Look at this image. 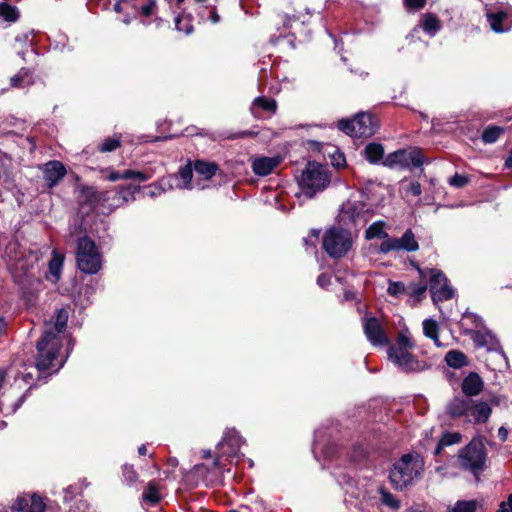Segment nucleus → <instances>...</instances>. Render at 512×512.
<instances>
[{"instance_id": "4", "label": "nucleus", "mask_w": 512, "mask_h": 512, "mask_svg": "<svg viewBox=\"0 0 512 512\" xmlns=\"http://www.w3.org/2000/svg\"><path fill=\"white\" fill-rule=\"evenodd\" d=\"M299 183L303 193L312 198L317 192L324 190L329 183L326 166L309 162L302 172Z\"/></svg>"}, {"instance_id": "19", "label": "nucleus", "mask_w": 512, "mask_h": 512, "mask_svg": "<svg viewBox=\"0 0 512 512\" xmlns=\"http://www.w3.org/2000/svg\"><path fill=\"white\" fill-rule=\"evenodd\" d=\"M471 403L472 401L469 399L456 397L448 404L447 412L452 417H465L467 419L470 416L469 409Z\"/></svg>"}, {"instance_id": "18", "label": "nucleus", "mask_w": 512, "mask_h": 512, "mask_svg": "<svg viewBox=\"0 0 512 512\" xmlns=\"http://www.w3.org/2000/svg\"><path fill=\"white\" fill-rule=\"evenodd\" d=\"M491 412L492 409L487 402H478L476 404L472 402L469 409L470 416L467 420L474 423H484L489 419Z\"/></svg>"}, {"instance_id": "15", "label": "nucleus", "mask_w": 512, "mask_h": 512, "mask_svg": "<svg viewBox=\"0 0 512 512\" xmlns=\"http://www.w3.org/2000/svg\"><path fill=\"white\" fill-rule=\"evenodd\" d=\"M45 504L37 495L19 496L12 506V512H44Z\"/></svg>"}, {"instance_id": "1", "label": "nucleus", "mask_w": 512, "mask_h": 512, "mask_svg": "<svg viewBox=\"0 0 512 512\" xmlns=\"http://www.w3.org/2000/svg\"><path fill=\"white\" fill-rule=\"evenodd\" d=\"M69 318V311L66 308H60L56 311L51 322L46 323V329L42 339L37 343L38 355L36 358V367L40 371L48 369L59 370L67 356L59 354L62 341L66 336L64 331Z\"/></svg>"}, {"instance_id": "5", "label": "nucleus", "mask_w": 512, "mask_h": 512, "mask_svg": "<svg viewBox=\"0 0 512 512\" xmlns=\"http://www.w3.org/2000/svg\"><path fill=\"white\" fill-rule=\"evenodd\" d=\"M76 260L80 271L86 274H96L102 266V255L95 242L86 236L78 240Z\"/></svg>"}, {"instance_id": "23", "label": "nucleus", "mask_w": 512, "mask_h": 512, "mask_svg": "<svg viewBox=\"0 0 512 512\" xmlns=\"http://www.w3.org/2000/svg\"><path fill=\"white\" fill-rule=\"evenodd\" d=\"M107 175L105 176L107 180L111 182H115L120 179H134L139 182L147 181L150 178V175L134 170H126L123 173L116 172L113 170H107Z\"/></svg>"}, {"instance_id": "42", "label": "nucleus", "mask_w": 512, "mask_h": 512, "mask_svg": "<svg viewBox=\"0 0 512 512\" xmlns=\"http://www.w3.org/2000/svg\"><path fill=\"white\" fill-rule=\"evenodd\" d=\"M119 137L107 138L99 145V151L102 153L112 152L120 147Z\"/></svg>"}, {"instance_id": "52", "label": "nucleus", "mask_w": 512, "mask_h": 512, "mask_svg": "<svg viewBox=\"0 0 512 512\" xmlns=\"http://www.w3.org/2000/svg\"><path fill=\"white\" fill-rule=\"evenodd\" d=\"M337 477V481L339 483V485L341 486H349L352 484V476L348 475V474H340V475H336Z\"/></svg>"}, {"instance_id": "29", "label": "nucleus", "mask_w": 512, "mask_h": 512, "mask_svg": "<svg viewBox=\"0 0 512 512\" xmlns=\"http://www.w3.org/2000/svg\"><path fill=\"white\" fill-rule=\"evenodd\" d=\"M33 83L29 70L22 68L17 74L10 78V86L13 88H24Z\"/></svg>"}, {"instance_id": "51", "label": "nucleus", "mask_w": 512, "mask_h": 512, "mask_svg": "<svg viewBox=\"0 0 512 512\" xmlns=\"http://www.w3.org/2000/svg\"><path fill=\"white\" fill-rule=\"evenodd\" d=\"M77 494V487L75 486H68L65 490H64V500L65 501H71L74 499V497L76 496Z\"/></svg>"}, {"instance_id": "12", "label": "nucleus", "mask_w": 512, "mask_h": 512, "mask_svg": "<svg viewBox=\"0 0 512 512\" xmlns=\"http://www.w3.org/2000/svg\"><path fill=\"white\" fill-rule=\"evenodd\" d=\"M244 442V439L239 435V433L235 429H227L224 432L222 440L217 445L219 454L217 455L214 461V466L219 465L220 457L237 456Z\"/></svg>"}, {"instance_id": "34", "label": "nucleus", "mask_w": 512, "mask_h": 512, "mask_svg": "<svg viewBox=\"0 0 512 512\" xmlns=\"http://www.w3.org/2000/svg\"><path fill=\"white\" fill-rule=\"evenodd\" d=\"M63 256L53 251V257L49 262V273L51 280L56 282L60 279L61 269L63 265Z\"/></svg>"}, {"instance_id": "35", "label": "nucleus", "mask_w": 512, "mask_h": 512, "mask_svg": "<svg viewBox=\"0 0 512 512\" xmlns=\"http://www.w3.org/2000/svg\"><path fill=\"white\" fill-rule=\"evenodd\" d=\"M142 497L144 501L149 502L151 505L157 504L161 500L158 484L155 481H150Z\"/></svg>"}, {"instance_id": "60", "label": "nucleus", "mask_w": 512, "mask_h": 512, "mask_svg": "<svg viewBox=\"0 0 512 512\" xmlns=\"http://www.w3.org/2000/svg\"><path fill=\"white\" fill-rule=\"evenodd\" d=\"M220 20V17L219 15L216 13V12H213L212 15H211V21L213 23H218Z\"/></svg>"}, {"instance_id": "8", "label": "nucleus", "mask_w": 512, "mask_h": 512, "mask_svg": "<svg viewBox=\"0 0 512 512\" xmlns=\"http://www.w3.org/2000/svg\"><path fill=\"white\" fill-rule=\"evenodd\" d=\"M338 128L352 137H369L377 130V122L371 114L361 112L351 120H340Z\"/></svg>"}, {"instance_id": "20", "label": "nucleus", "mask_w": 512, "mask_h": 512, "mask_svg": "<svg viewBox=\"0 0 512 512\" xmlns=\"http://www.w3.org/2000/svg\"><path fill=\"white\" fill-rule=\"evenodd\" d=\"M364 205L360 201H348L343 204L340 216L342 220L348 219L351 222H357L362 218Z\"/></svg>"}, {"instance_id": "59", "label": "nucleus", "mask_w": 512, "mask_h": 512, "mask_svg": "<svg viewBox=\"0 0 512 512\" xmlns=\"http://www.w3.org/2000/svg\"><path fill=\"white\" fill-rule=\"evenodd\" d=\"M6 327V322L3 317H0V335L4 332Z\"/></svg>"}, {"instance_id": "41", "label": "nucleus", "mask_w": 512, "mask_h": 512, "mask_svg": "<svg viewBox=\"0 0 512 512\" xmlns=\"http://www.w3.org/2000/svg\"><path fill=\"white\" fill-rule=\"evenodd\" d=\"M179 175H180V178L183 181V183L176 184V186L179 188L191 189L192 187L190 185V182H191V179L193 176V169H192L191 165L189 164V165H186L185 167L181 168L179 171Z\"/></svg>"}, {"instance_id": "7", "label": "nucleus", "mask_w": 512, "mask_h": 512, "mask_svg": "<svg viewBox=\"0 0 512 512\" xmlns=\"http://www.w3.org/2000/svg\"><path fill=\"white\" fill-rule=\"evenodd\" d=\"M486 449L481 441L473 440L462 448L458 455L460 466L472 472L478 478V474L484 469L486 463Z\"/></svg>"}, {"instance_id": "27", "label": "nucleus", "mask_w": 512, "mask_h": 512, "mask_svg": "<svg viewBox=\"0 0 512 512\" xmlns=\"http://www.w3.org/2000/svg\"><path fill=\"white\" fill-rule=\"evenodd\" d=\"M20 17V12L18 8L12 4L7 2L0 3V18L6 22L14 23Z\"/></svg>"}, {"instance_id": "24", "label": "nucleus", "mask_w": 512, "mask_h": 512, "mask_svg": "<svg viewBox=\"0 0 512 512\" xmlns=\"http://www.w3.org/2000/svg\"><path fill=\"white\" fill-rule=\"evenodd\" d=\"M259 110H264L268 113L274 114L277 110V103L274 99L257 97L252 103L251 112L253 115L259 116Z\"/></svg>"}, {"instance_id": "61", "label": "nucleus", "mask_w": 512, "mask_h": 512, "mask_svg": "<svg viewBox=\"0 0 512 512\" xmlns=\"http://www.w3.org/2000/svg\"><path fill=\"white\" fill-rule=\"evenodd\" d=\"M138 453L140 455H145L147 453V448L145 445H141L139 448H138Z\"/></svg>"}, {"instance_id": "56", "label": "nucleus", "mask_w": 512, "mask_h": 512, "mask_svg": "<svg viewBox=\"0 0 512 512\" xmlns=\"http://www.w3.org/2000/svg\"><path fill=\"white\" fill-rule=\"evenodd\" d=\"M129 3L125 2L124 0H117V3L114 6L115 11L122 12L126 9H129Z\"/></svg>"}, {"instance_id": "28", "label": "nucleus", "mask_w": 512, "mask_h": 512, "mask_svg": "<svg viewBox=\"0 0 512 512\" xmlns=\"http://www.w3.org/2000/svg\"><path fill=\"white\" fill-rule=\"evenodd\" d=\"M365 158L370 163L379 162L384 156V148L379 143H369L364 149Z\"/></svg>"}, {"instance_id": "40", "label": "nucleus", "mask_w": 512, "mask_h": 512, "mask_svg": "<svg viewBox=\"0 0 512 512\" xmlns=\"http://www.w3.org/2000/svg\"><path fill=\"white\" fill-rule=\"evenodd\" d=\"M503 132L504 129L502 127L488 126L482 133V140L486 144H492L499 139Z\"/></svg>"}, {"instance_id": "45", "label": "nucleus", "mask_w": 512, "mask_h": 512, "mask_svg": "<svg viewBox=\"0 0 512 512\" xmlns=\"http://www.w3.org/2000/svg\"><path fill=\"white\" fill-rule=\"evenodd\" d=\"M122 470L124 480L128 485H133L134 483H136V481L138 480V474L133 469V466L126 464L123 466Z\"/></svg>"}, {"instance_id": "58", "label": "nucleus", "mask_w": 512, "mask_h": 512, "mask_svg": "<svg viewBox=\"0 0 512 512\" xmlns=\"http://www.w3.org/2000/svg\"><path fill=\"white\" fill-rule=\"evenodd\" d=\"M505 165H506L508 168H512V148H511V151H510L509 157L506 159Z\"/></svg>"}, {"instance_id": "53", "label": "nucleus", "mask_w": 512, "mask_h": 512, "mask_svg": "<svg viewBox=\"0 0 512 512\" xmlns=\"http://www.w3.org/2000/svg\"><path fill=\"white\" fill-rule=\"evenodd\" d=\"M319 236V231L313 230L311 235L308 238L304 239L305 245H310L313 248L316 247V242Z\"/></svg>"}, {"instance_id": "62", "label": "nucleus", "mask_w": 512, "mask_h": 512, "mask_svg": "<svg viewBox=\"0 0 512 512\" xmlns=\"http://www.w3.org/2000/svg\"><path fill=\"white\" fill-rule=\"evenodd\" d=\"M32 379V375L30 373L23 375V381L26 383H30V380Z\"/></svg>"}, {"instance_id": "32", "label": "nucleus", "mask_w": 512, "mask_h": 512, "mask_svg": "<svg viewBox=\"0 0 512 512\" xmlns=\"http://www.w3.org/2000/svg\"><path fill=\"white\" fill-rule=\"evenodd\" d=\"M472 339L478 347H485L488 350H492L496 343L495 337L489 332L477 331L474 333Z\"/></svg>"}, {"instance_id": "39", "label": "nucleus", "mask_w": 512, "mask_h": 512, "mask_svg": "<svg viewBox=\"0 0 512 512\" xmlns=\"http://www.w3.org/2000/svg\"><path fill=\"white\" fill-rule=\"evenodd\" d=\"M178 178L176 176H169L167 178L161 179L158 186L151 185L149 195L152 197L160 195L162 192L165 191L166 187L172 188L173 182H177Z\"/></svg>"}, {"instance_id": "46", "label": "nucleus", "mask_w": 512, "mask_h": 512, "mask_svg": "<svg viewBox=\"0 0 512 512\" xmlns=\"http://www.w3.org/2000/svg\"><path fill=\"white\" fill-rule=\"evenodd\" d=\"M469 182V178L465 175L455 174L452 178H450V185L456 188H462Z\"/></svg>"}, {"instance_id": "26", "label": "nucleus", "mask_w": 512, "mask_h": 512, "mask_svg": "<svg viewBox=\"0 0 512 512\" xmlns=\"http://www.w3.org/2000/svg\"><path fill=\"white\" fill-rule=\"evenodd\" d=\"M440 21L433 14H424L421 19V28L429 36L433 37L440 30Z\"/></svg>"}, {"instance_id": "64", "label": "nucleus", "mask_w": 512, "mask_h": 512, "mask_svg": "<svg viewBox=\"0 0 512 512\" xmlns=\"http://www.w3.org/2000/svg\"><path fill=\"white\" fill-rule=\"evenodd\" d=\"M501 397L500 396H495L492 398V403H494L495 405H499L501 403Z\"/></svg>"}, {"instance_id": "50", "label": "nucleus", "mask_w": 512, "mask_h": 512, "mask_svg": "<svg viewBox=\"0 0 512 512\" xmlns=\"http://www.w3.org/2000/svg\"><path fill=\"white\" fill-rule=\"evenodd\" d=\"M498 512H512V494L508 496L506 501L500 503Z\"/></svg>"}, {"instance_id": "33", "label": "nucleus", "mask_w": 512, "mask_h": 512, "mask_svg": "<svg viewBox=\"0 0 512 512\" xmlns=\"http://www.w3.org/2000/svg\"><path fill=\"white\" fill-rule=\"evenodd\" d=\"M378 492L383 505L389 507L393 511H397L401 507L400 500L385 488L379 487Z\"/></svg>"}, {"instance_id": "43", "label": "nucleus", "mask_w": 512, "mask_h": 512, "mask_svg": "<svg viewBox=\"0 0 512 512\" xmlns=\"http://www.w3.org/2000/svg\"><path fill=\"white\" fill-rule=\"evenodd\" d=\"M175 28L178 31H183L187 35L193 31V27L189 23L188 17L181 16V15H179L175 18Z\"/></svg>"}, {"instance_id": "36", "label": "nucleus", "mask_w": 512, "mask_h": 512, "mask_svg": "<svg viewBox=\"0 0 512 512\" xmlns=\"http://www.w3.org/2000/svg\"><path fill=\"white\" fill-rule=\"evenodd\" d=\"M477 507L478 501L476 500H459L448 507L446 512H475Z\"/></svg>"}, {"instance_id": "30", "label": "nucleus", "mask_w": 512, "mask_h": 512, "mask_svg": "<svg viewBox=\"0 0 512 512\" xmlns=\"http://www.w3.org/2000/svg\"><path fill=\"white\" fill-rule=\"evenodd\" d=\"M445 361L452 368H461L468 363L466 355L458 350L449 351L445 356Z\"/></svg>"}, {"instance_id": "6", "label": "nucleus", "mask_w": 512, "mask_h": 512, "mask_svg": "<svg viewBox=\"0 0 512 512\" xmlns=\"http://www.w3.org/2000/svg\"><path fill=\"white\" fill-rule=\"evenodd\" d=\"M352 245V235L346 229L333 227L324 234L323 248L330 257L341 258L345 256Z\"/></svg>"}, {"instance_id": "49", "label": "nucleus", "mask_w": 512, "mask_h": 512, "mask_svg": "<svg viewBox=\"0 0 512 512\" xmlns=\"http://www.w3.org/2000/svg\"><path fill=\"white\" fill-rule=\"evenodd\" d=\"M426 0H404V4L409 10H419L424 7Z\"/></svg>"}, {"instance_id": "38", "label": "nucleus", "mask_w": 512, "mask_h": 512, "mask_svg": "<svg viewBox=\"0 0 512 512\" xmlns=\"http://www.w3.org/2000/svg\"><path fill=\"white\" fill-rule=\"evenodd\" d=\"M461 440V435L457 432H447L443 434L442 438L440 439L436 449H435V455H439L441 453V450L443 447L450 446L453 444L459 443Z\"/></svg>"}, {"instance_id": "2", "label": "nucleus", "mask_w": 512, "mask_h": 512, "mask_svg": "<svg viewBox=\"0 0 512 512\" xmlns=\"http://www.w3.org/2000/svg\"><path fill=\"white\" fill-rule=\"evenodd\" d=\"M423 471L422 457L416 453H408L394 463L389 479L396 490H403L418 482L422 478Z\"/></svg>"}, {"instance_id": "13", "label": "nucleus", "mask_w": 512, "mask_h": 512, "mask_svg": "<svg viewBox=\"0 0 512 512\" xmlns=\"http://www.w3.org/2000/svg\"><path fill=\"white\" fill-rule=\"evenodd\" d=\"M419 245L411 230H407L401 238H387L379 247V251L383 254L392 251H406L413 252L418 250Z\"/></svg>"}, {"instance_id": "47", "label": "nucleus", "mask_w": 512, "mask_h": 512, "mask_svg": "<svg viewBox=\"0 0 512 512\" xmlns=\"http://www.w3.org/2000/svg\"><path fill=\"white\" fill-rule=\"evenodd\" d=\"M427 286L426 285H417L413 284L409 287L408 294L411 296L420 299L426 292Z\"/></svg>"}, {"instance_id": "21", "label": "nucleus", "mask_w": 512, "mask_h": 512, "mask_svg": "<svg viewBox=\"0 0 512 512\" xmlns=\"http://www.w3.org/2000/svg\"><path fill=\"white\" fill-rule=\"evenodd\" d=\"M483 388V381L477 373H470L462 382V391L467 396L478 395Z\"/></svg>"}, {"instance_id": "48", "label": "nucleus", "mask_w": 512, "mask_h": 512, "mask_svg": "<svg viewBox=\"0 0 512 512\" xmlns=\"http://www.w3.org/2000/svg\"><path fill=\"white\" fill-rule=\"evenodd\" d=\"M88 509V503L82 499H79L75 502L74 506L69 508L68 512H87Z\"/></svg>"}, {"instance_id": "10", "label": "nucleus", "mask_w": 512, "mask_h": 512, "mask_svg": "<svg viewBox=\"0 0 512 512\" xmlns=\"http://www.w3.org/2000/svg\"><path fill=\"white\" fill-rule=\"evenodd\" d=\"M383 164L390 168L421 167L424 164V156L417 148L400 149L389 154Z\"/></svg>"}, {"instance_id": "17", "label": "nucleus", "mask_w": 512, "mask_h": 512, "mask_svg": "<svg viewBox=\"0 0 512 512\" xmlns=\"http://www.w3.org/2000/svg\"><path fill=\"white\" fill-rule=\"evenodd\" d=\"M281 162V157H258L252 162L253 172L258 176L269 175Z\"/></svg>"}, {"instance_id": "14", "label": "nucleus", "mask_w": 512, "mask_h": 512, "mask_svg": "<svg viewBox=\"0 0 512 512\" xmlns=\"http://www.w3.org/2000/svg\"><path fill=\"white\" fill-rule=\"evenodd\" d=\"M364 334L374 347H384L389 344V337L379 319L368 317L363 322Z\"/></svg>"}, {"instance_id": "25", "label": "nucleus", "mask_w": 512, "mask_h": 512, "mask_svg": "<svg viewBox=\"0 0 512 512\" xmlns=\"http://www.w3.org/2000/svg\"><path fill=\"white\" fill-rule=\"evenodd\" d=\"M385 228L386 223L384 221H375L366 229L365 238L367 240L383 239L385 241L387 238H390Z\"/></svg>"}, {"instance_id": "3", "label": "nucleus", "mask_w": 512, "mask_h": 512, "mask_svg": "<svg viewBox=\"0 0 512 512\" xmlns=\"http://www.w3.org/2000/svg\"><path fill=\"white\" fill-rule=\"evenodd\" d=\"M412 347L413 343L409 337V332L405 328L399 333L396 343L389 347L388 357L401 370L406 372L416 371L420 365L409 352Z\"/></svg>"}, {"instance_id": "22", "label": "nucleus", "mask_w": 512, "mask_h": 512, "mask_svg": "<svg viewBox=\"0 0 512 512\" xmlns=\"http://www.w3.org/2000/svg\"><path fill=\"white\" fill-rule=\"evenodd\" d=\"M140 187L129 184L127 186L119 187L118 191L114 195V207L122 206L125 203L133 201L135 199V193L139 191Z\"/></svg>"}, {"instance_id": "37", "label": "nucleus", "mask_w": 512, "mask_h": 512, "mask_svg": "<svg viewBox=\"0 0 512 512\" xmlns=\"http://www.w3.org/2000/svg\"><path fill=\"white\" fill-rule=\"evenodd\" d=\"M423 332L424 335L432 339L436 346H441L438 339V324L435 320L426 319L423 321Z\"/></svg>"}, {"instance_id": "44", "label": "nucleus", "mask_w": 512, "mask_h": 512, "mask_svg": "<svg viewBox=\"0 0 512 512\" xmlns=\"http://www.w3.org/2000/svg\"><path fill=\"white\" fill-rule=\"evenodd\" d=\"M389 295L399 297L406 293L405 285L400 281H390L387 289Z\"/></svg>"}, {"instance_id": "57", "label": "nucleus", "mask_w": 512, "mask_h": 512, "mask_svg": "<svg viewBox=\"0 0 512 512\" xmlns=\"http://www.w3.org/2000/svg\"><path fill=\"white\" fill-rule=\"evenodd\" d=\"M498 437L501 441H506L508 437V430L505 427H500L498 429Z\"/></svg>"}, {"instance_id": "9", "label": "nucleus", "mask_w": 512, "mask_h": 512, "mask_svg": "<svg viewBox=\"0 0 512 512\" xmlns=\"http://www.w3.org/2000/svg\"><path fill=\"white\" fill-rule=\"evenodd\" d=\"M422 275L429 277V290L435 304L450 300L454 296V289L448 284L445 274L437 269H429Z\"/></svg>"}, {"instance_id": "63", "label": "nucleus", "mask_w": 512, "mask_h": 512, "mask_svg": "<svg viewBox=\"0 0 512 512\" xmlns=\"http://www.w3.org/2000/svg\"><path fill=\"white\" fill-rule=\"evenodd\" d=\"M339 159L340 160H337L336 163H333V165L337 166V167H340L343 165V163L345 162V159L342 157V156H339Z\"/></svg>"}, {"instance_id": "16", "label": "nucleus", "mask_w": 512, "mask_h": 512, "mask_svg": "<svg viewBox=\"0 0 512 512\" xmlns=\"http://www.w3.org/2000/svg\"><path fill=\"white\" fill-rule=\"evenodd\" d=\"M44 179L49 188L57 185L66 175V168L60 161H50L42 167Z\"/></svg>"}, {"instance_id": "54", "label": "nucleus", "mask_w": 512, "mask_h": 512, "mask_svg": "<svg viewBox=\"0 0 512 512\" xmlns=\"http://www.w3.org/2000/svg\"><path fill=\"white\" fill-rule=\"evenodd\" d=\"M331 282V276L327 274H321L319 275L317 279V283L320 287L326 288Z\"/></svg>"}, {"instance_id": "55", "label": "nucleus", "mask_w": 512, "mask_h": 512, "mask_svg": "<svg viewBox=\"0 0 512 512\" xmlns=\"http://www.w3.org/2000/svg\"><path fill=\"white\" fill-rule=\"evenodd\" d=\"M409 192L414 196H419L422 192L421 184L419 182H411Z\"/></svg>"}, {"instance_id": "31", "label": "nucleus", "mask_w": 512, "mask_h": 512, "mask_svg": "<svg viewBox=\"0 0 512 512\" xmlns=\"http://www.w3.org/2000/svg\"><path fill=\"white\" fill-rule=\"evenodd\" d=\"M218 167L214 163L198 160L194 164V170L204 179H210L216 174Z\"/></svg>"}, {"instance_id": "11", "label": "nucleus", "mask_w": 512, "mask_h": 512, "mask_svg": "<svg viewBox=\"0 0 512 512\" xmlns=\"http://www.w3.org/2000/svg\"><path fill=\"white\" fill-rule=\"evenodd\" d=\"M485 16L495 33H505L512 28V12L492 5L485 6Z\"/></svg>"}]
</instances>
